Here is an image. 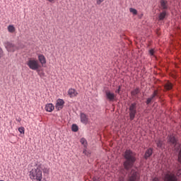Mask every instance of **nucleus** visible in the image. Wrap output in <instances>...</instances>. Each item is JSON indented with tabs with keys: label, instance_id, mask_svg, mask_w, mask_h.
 <instances>
[{
	"label": "nucleus",
	"instance_id": "nucleus-19",
	"mask_svg": "<svg viewBox=\"0 0 181 181\" xmlns=\"http://www.w3.org/2000/svg\"><path fill=\"white\" fill-rule=\"evenodd\" d=\"M166 17V11H163V12H161L159 16H158V19L159 21H163L165 19V18Z\"/></svg>",
	"mask_w": 181,
	"mask_h": 181
},
{
	"label": "nucleus",
	"instance_id": "nucleus-5",
	"mask_svg": "<svg viewBox=\"0 0 181 181\" xmlns=\"http://www.w3.org/2000/svg\"><path fill=\"white\" fill-rule=\"evenodd\" d=\"M163 180L164 181H179L176 175L170 172H168L164 175Z\"/></svg>",
	"mask_w": 181,
	"mask_h": 181
},
{
	"label": "nucleus",
	"instance_id": "nucleus-16",
	"mask_svg": "<svg viewBox=\"0 0 181 181\" xmlns=\"http://www.w3.org/2000/svg\"><path fill=\"white\" fill-rule=\"evenodd\" d=\"M7 30L8 33H15V32H16V28H15V25H9L7 27Z\"/></svg>",
	"mask_w": 181,
	"mask_h": 181
},
{
	"label": "nucleus",
	"instance_id": "nucleus-32",
	"mask_svg": "<svg viewBox=\"0 0 181 181\" xmlns=\"http://www.w3.org/2000/svg\"><path fill=\"white\" fill-rule=\"evenodd\" d=\"M120 92H121V86H119L118 89L116 90L115 93H117V94H119Z\"/></svg>",
	"mask_w": 181,
	"mask_h": 181
},
{
	"label": "nucleus",
	"instance_id": "nucleus-3",
	"mask_svg": "<svg viewBox=\"0 0 181 181\" xmlns=\"http://www.w3.org/2000/svg\"><path fill=\"white\" fill-rule=\"evenodd\" d=\"M27 66L30 69V70H35L37 71L39 70V67H40V64H39V61L35 59L34 58H30L27 62Z\"/></svg>",
	"mask_w": 181,
	"mask_h": 181
},
{
	"label": "nucleus",
	"instance_id": "nucleus-9",
	"mask_svg": "<svg viewBox=\"0 0 181 181\" xmlns=\"http://www.w3.org/2000/svg\"><path fill=\"white\" fill-rule=\"evenodd\" d=\"M129 181H139V175L136 171H132Z\"/></svg>",
	"mask_w": 181,
	"mask_h": 181
},
{
	"label": "nucleus",
	"instance_id": "nucleus-17",
	"mask_svg": "<svg viewBox=\"0 0 181 181\" xmlns=\"http://www.w3.org/2000/svg\"><path fill=\"white\" fill-rule=\"evenodd\" d=\"M160 5L162 9H168V0H160Z\"/></svg>",
	"mask_w": 181,
	"mask_h": 181
},
{
	"label": "nucleus",
	"instance_id": "nucleus-12",
	"mask_svg": "<svg viewBox=\"0 0 181 181\" xmlns=\"http://www.w3.org/2000/svg\"><path fill=\"white\" fill-rule=\"evenodd\" d=\"M68 95L70 98H73L74 97H77V95H78V93L74 88H69L68 90Z\"/></svg>",
	"mask_w": 181,
	"mask_h": 181
},
{
	"label": "nucleus",
	"instance_id": "nucleus-2",
	"mask_svg": "<svg viewBox=\"0 0 181 181\" xmlns=\"http://www.w3.org/2000/svg\"><path fill=\"white\" fill-rule=\"evenodd\" d=\"M29 177L32 181H42L43 179V171H42V165L34 167L29 171Z\"/></svg>",
	"mask_w": 181,
	"mask_h": 181
},
{
	"label": "nucleus",
	"instance_id": "nucleus-22",
	"mask_svg": "<svg viewBox=\"0 0 181 181\" xmlns=\"http://www.w3.org/2000/svg\"><path fill=\"white\" fill-rule=\"evenodd\" d=\"M80 142H81V144H82V145H83V146L85 147V148H87V140L86 139H84V138H82V139H81V141H80Z\"/></svg>",
	"mask_w": 181,
	"mask_h": 181
},
{
	"label": "nucleus",
	"instance_id": "nucleus-13",
	"mask_svg": "<svg viewBox=\"0 0 181 181\" xmlns=\"http://www.w3.org/2000/svg\"><path fill=\"white\" fill-rule=\"evenodd\" d=\"M38 61L42 67H45V65L46 64V57L42 54H38Z\"/></svg>",
	"mask_w": 181,
	"mask_h": 181
},
{
	"label": "nucleus",
	"instance_id": "nucleus-28",
	"mask_svg": "<svg viewBox=\"0 0 181 181\" xmlns=\"http://www.w3.org/2000/svg\"><path fill=\"white\" fill-rule=\"evenodd\" d=\"M156 145H157L158 148H162V145H163V143L162 142V141L158 140L156 142Z\"/></svg>",
	"mask_w": 181,
	"mask_h": 181
},
{
	"label": "nucleus",
	"instance_id": "nucleus-25",
	"mask_svg": "<svg viewBox=\"0 0 181 181\" xmlns=\"http://www.w3.org/2000/svg\"><path fill=\"white\" fill-rule=\"evenodd\" d=\"M137 94H139V88H138L132 91V95H136Z\"/></svg>",
	"mask_w": 181,
	"mask_h": 181
},
{
	"label": "nucleus",
	"instance_id": "nucleus-6",
	"mask_svg": "<svg viewBox=\"0 0 181 181\" xmlns=\"http://www.w3.org/2000/svg\"><path fill=\"white\" fill-rule=\"evenodd\" d=\"M4 46L8 52H16V50H18V47L12 42H6L4 43Z\"/></svg>",
	"mask_w": 181,
	"mask_h": 181
},
{
	"label": "nucleus",
	"instance_id": "nucleus-27",
	"mask_svg": "<svg viewBox=\"0 0 181 181\" xmlns=\"http://www.w3.org/2000/svg\"><path fill=\"white\" fill-rule=\"evenodd\" d=\"M18 132L20 134H23V135H25V127H21L18 128Z\"/></svg>",
	"mask_w": 181,
	"mask_h": 181
},
{
	"label": "nucleus",
	"instance_id": "nucleus-31",
	"mask_svg": "<svg viewBox=\"0 0 181 181\" xmlns=\"http://www.w3.org/2000/svg\"><path fill=\"white\" fill-rule=\"evenodd\" d=\"M105 0H96V4L100 5L102 2H104Z\"/></svg>",
	"mask_w": 181,
	"mask_h": 181
},
{
	"label": "nucleus",
	"instance_id": "nucleus-14",
	"mask_svg": "<svg viewBox=\"0 0 181 181\" xmlns=\"http://www.w3.org/2000/svg\"><path fill=\"white\" fill-rule=\"evenodd\" d=\"M54 110V105L53 103H47L45 105V111L47 112H52Z\"/></svg>",
	"mask_w": 181,
	"mask_h": 181
},
{
	"label": "nucleus",
	"instance_id": "nucleus-7",
	"mask_svg": "<svg viewBox=\"0 0 181 181\" xmlns=\"http://www.w3.org/2000/svg\"><path fill=\"white\" fill-rule=\"evenodd\" d=\"M168 141L170 144H173V145H174L175 149H176L177 151H179V148H180V144H179L177 141H176V139L175 138V136H170L168 137Z\"/></svg>",
	"mask_w": 181,
	"mask_h": 181
},
{
	"label": "nucleus",
	"instance_id": "nucleus-33",
	"mask_svg": "<svg viewBox=\"0 0 181 181\" xmlns=\"http://www.w3.org/2000/svg\"><path fill=\"white\" fill-rule=\"evenodd\" d=\"M47 2H49L50 4H54L57 0H46Z\"/></svg>",
	"mask_w": 181,
	"mask_h": 181
},
{
	"label": "nucleus",
	"instance_id": "nucleus-24",
	"mask_svg": "<svg viewBox=\"0 0 181 181\" xmlns=\"http://www.w3.org/2000/svg\"><path fill=\"white\" fill-rule=\"evenodd\" d=\"M129 12L132 13L133 15H138V11L134 8H129Z\"/></svg>",
	"mask_w": 181,
	"mask_h": 181
},
{
	"label": "nucleus",
	"instance_id": "nucleus-4",
	"mask_svg": "<svg viewBox=\"0 0 181 181\" xmlns=\"http://www.w3.org/2000/svg\"><path fill=\"white\" fill-rule=\"evenodd\" d=\"M129 119L131 121H134L135 115H136V104L135 103H132L129 107Z\"/></svg>",
	"mask_w": 181,
	"mask_h": 181
},
{
	"label": "nucleus",
	"instance_id": "nucleus-15",
	"mask_svg": "<svg viewBox=\"0 0 181 181\" xmlns=\"http://www.w3.org/2000/svg\"><path fill=\"white\" fill-rule=\"evenodd\" d=\"M156 95H158V90H154L153 93L151 95L150 98L147 99L146 102L147 105H149V104L152 103V100H153V98H155V97H156Z\"/></svg>",
	"mask_w": 181,
	"mask_h": 181
},
{
	"label": "nucleus",
	"instance_id": "nucleus-21",
	"mask_svg": "<svg viewBox=\"0 0 181 181\" xmlns=\"http://www.w3.org/2000/svg\"><path fill=\"white\" fill-rule=\"evenodd\" d=\"M37 74H38V76H40V77H41V78H43V77H46V74H45V71H41L40 72V71L39 70V69H37Z\"/></svg>",
	"mask_w": 181,
	"mask_h": 181
},
{
	"label": "nucleus",
	"instance_id": "nucleus-37",
	"mask_svg": "<svg viewBox=\"0 0 181 181\" xmlns=\"http://www.w3.org/2000/svg\"><path fill=\"white\" fill-rule=\"evenodd\" d=\"M83 153H86V150L83 151Z\"/></svg>",
	"mask_w": 181,
	"mask_h": 181
},
{
	"label": "nucleus",
	"instance_id": "nucleus-26",
	"mask_svg": "<svg viewBox=\"0 0 181 181\" xmlns=\"http://www.w3.org/2000/svg\"><path fill=\"white\" fill-rule=\"evenodd\" d=\"M42 170L43 171V173H46L47 175H49V172H50V169L47 168H42Z\"/></svg>",
	"mask_w": 181,
	"mask_h": 181
},
{
	"label": "nucleus",
	"instance_id": "nucleus-1",
	"mask_svg": "<svg viewBox=\"0 0 181 181\" xmlns=\"http://www.w3.org/2000/svg\"><path fill=\"white\" fill-rule=\"evenodd\" d=\"M136 153H134L130 149H127L124 151V158L126 159V160L123 163V166L124 169L127 170H129V169H131L134 166V163H135V161L136 160Z\"/></svg>",
	"mask_w": 181,
	"mask_h": 181
},
{
	"label": "nucleus",
	"instance_id": "nucleus-30",
	"mask_svg": "<svg viewBox=\"0 0 181 181\" xmlns=\"http://www.w3.org/2000/svg\"><path fill=\"white\" fill-rule=\"evenodd\" d=\"M4 57V50H2V48L0 47V59Z\"/></svg>",
	"mask_w": 181,
	"mask_h": 181
},
{
	"label": "nucleus",
	"instance_id": "nucleus-35",
	"mask_svg": "<svg viewBox=\"0 0 181 181\" xmlns=\"http://www.w3.org/2000/svg\"><path fill=\"white\" fill-rule=\"evenodd\" d=\"M16 121H18V122H21L22 121V119L18 118V119H16Z\"/></svg>",
	"mask_w": 181,
	"mask_h": 181
},
{
	"label": "nucleus",
	"instance_id": "nucleus-18",
	"mask_svg": "<svg viewBox=\"0 0 181 181\" xmlns=\"http://www.w3.org/2000/svg\"><path fill=\"white\" fill-rule=\"evenodd\" d=\"M153 152V150L152 148H148L144 154V158L148 159V158L152 156Z\"/></svg>",
	"mask_w": 181,
	"mask_h": 181
},
{
	"label": "nucleus",
	"instance_id": "nucleus-23",
	"mask_svg": "<svg viewBox=\"0 0 181 181\" xmlns=\"http://www.w3.org/2000/svg\"><path fill=\"white\" fill-rule=\"evenodd\" d=\"M71 131L73 132H77L78 131V126L77 124H72Z\"/></svg>",
	"mask_w": 181,
	"mask_h": 181
},
{
	"label": "nucleus",
	"instance_id": "nucleus-36",
	"mask_svg": "<svg viewBox=\"0 0 181 181\" xmlns=\"http://www.w3.org/2000/svg\"><path fill=\"white\" fill-rule=\"evenodd\" d=\"M93 181H98V180L96 179V178H94V179H93Z\"/></svg>",
	"mask_w": 181,
	"mask_h": 181
},
{
	"label": "nucleus",
	"instance_id": "nucleus-29",
	"mask_svg": "<svg viewBox=\"0 0 181 181\" xmlns=\"http://www.w3.org/2000/svg\"><path fill=\"white\" fill-rule=\"evenodd\" d=\"M149 54L151 56H153V54H155V49H150L149 50Z\"/></svg>",
	"mask_w": 181,
	"mask_h": 181
},
{
	"label": "nucleus",
	"instance_id": "nucleus-8",
	"mask_svg": "<svg viewBox=\"0 0 181 181\" xmlns=\"http://www.w3.org/2000/svg\"><path fill=\"white\" fill-rule=\"evenodd\" d=\"M64 107V100L63 99H57L55 105V108L57 111L63 110Z\"/></svg>",
	"mask_w": 181,
	"mask_h": 181
},
{
	"label": "nucleus",
	"instance_id": "nucleus-11",
	"mask_svg": "<svg viewBox=\"0 0 181 181\" xmlns=\"http://www.w3.org/2000/svg\"><path fill=\"white\" fill-rule=\"evenodd\" d=\"M80 118L81 122L82 124H84L85 125H87V124H88V117H87V115H86V113L81 112Z\"/></svg>",
	"mask_w": 181,
	"mask_h": 181
},
{
	"label": "nucleus",
	"instance_id": "nucleus-10",
	"mask_svg": "<svg viewBox=\"0 0 181 181\" xmlns=\"http://www.w3.org/2000/svg\"><path fill=\"white\" fill-rule=\"evenodd\" d=\"M105 95L107 100H108L109 101H114V100H115V94L111 92V90H106Z\"/></svg>",
	"mask_w": 181,
	"mask_h": 181
},
{
	"label": "nucleus",
	"instance_id": "nucleus-34",
	"mask_svg": "<svg viewBox=\"0 0 181 181\" xmlns=\"http://www.w3.org/2000/svg\"><path fill=\"white\" fill-rule=\"evenodd\" d=\"M177 176H181V170H179L177 173Z\"/></svg>",
	"mask_w": 181,
	"mask_h": 181
},
{
	"label": "nucleus",
	"instance_id": "nucleus-20",
	"mask_svg": "<svg viewBox=\"0 0 181 181\" xmlns=\"http://www.w3.org/2000/svg\"><path fill=\"white\" fill-rule=\"evenodd\" d=\"M165 90H172V87H173V85L169 81L166 82L164 86Z\"/></svg>",
	"mask_w": 181,
	"mask_h": 181
}]
</instances>
